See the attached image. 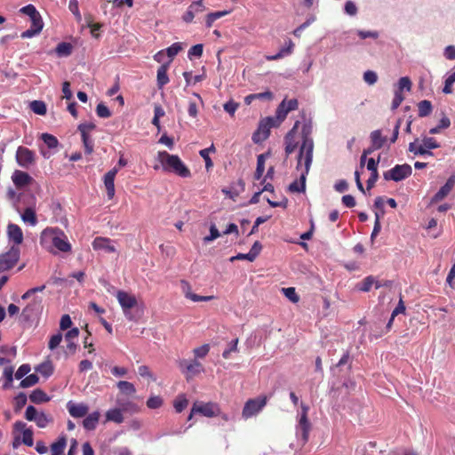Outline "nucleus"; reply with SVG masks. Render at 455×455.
Segmentation results:
<instances>
[{
    "instance_id": "f257e3e1",
    "label": "nucleus",
    "mask_w": 455,
    "mask_h": 455,
    "mask_svg": "<svg viewBox=\"0 0 455 455\" xmlns=\"http://www.w3.org/2000/svg\"><path fill=\"white\" fill-rule=\"evenodd\" d=\"M40 244L48 251L56 254L57 252H70L72 250L67 235L60 228H46L40 235Z\"/></svg>"
},
{
    "instance_id": "f03ea898",
    "label": "nucleus",
    "mask_w": 455,
    "mask_h": 455,
    "mask_svg": "<svg viewBox=\"0 0 455 455\" xmlns=\"http://www.w3.org/2000/svg\"><path fill=\"white\" fill-rule=\"evenodd\" d=\"M157 158L165 172H173L182 178L191 176L190 170L177 155H171L166 151H160L158 152Z\"/></svg>"
},
{
    "instance_id": "7ed1b4c3",
    "label": "nucleus",
    "mask_w": 455,
    "mask_h": 455,
    "mask_svg": "<svg viewBox=\"0 0 455 455\" xmlns=\"http://www.w3.org/2000/svg\"><path fill=\"white\" fill-rule=\"evenodd\" d=\"M312 124L309 121L305 123L301 129L302 143L299 147V155L297 157L296 169L299 170L301 167L302 160L313 161V151H314V140L311 137Z\"/></svg>"
},
{
    "instance_id": "20e7f679",
    "label": "nucleus",
    "mask_w": 455,
    "mask_h": 455,
    "mask_svg": "<svg viewBox=\"0 0 455 455\" xmlns=\"http://www.w3.org/2000/svg\"><path fill=\"white\" fill-rule=\"evenodd\" d=\"M267 402V397L266 395H260L253 399H249L243 408V418L247 419L257 415L266 406Z\"/></svg>"
},
{
    "instance_id": "39448f33",
    "label": "nucleus",
    "mask_w": 455,
    "mask_h": 455,
    "mask_svg": "<svg viewBox=\"0 0 455 455\" xmlns=\"http://www.w3.org/2000/svg\"><path fill=\"white\" fill-rule=\"evenodd\" d=\"M412 173V168L408 164H396L392 169L383 173L385 180L402 181L410 177Z\"/></svg>"
},
{
    "instance_id": "423d86ee",
    "label": "nucleus",
    "mask_w": 455,
    "mask_h": 455,
    "mask_svg": "<svg viewBox=\"0 0 455 455\" xmlns=\"http://www.w3.org/2000/svg\"><path fill=\"white\" fill-rule=\"evenodd\" d=\"M43 300L35 297L22 310L20 317L23 322H32L37 318L43 311Z\"/></svg>"
},
{
    "instance_id": "0eeeda50",
    "label": "nucleus",
    "mask_w": 455,
    "mask_h": 455,
    "mask_svg": "<svg viewBox=\"0 0 455 455\" xmlns=\"http://www.w3.org/2000/svg\"><path fill=\"white\" fill-rule=\"evenodd\" d=\"M20 256V250L16 245L11 246L8 251L0 254V272L12 268L19 261Z\"/></svg>"
},
{
    "instance_id": "6e6552de",
    "label": "nucleus",
    "mask_w": 455,
    "mask_h": 455,
    "mask_svg": "<svg viewBox=\"0 0 455 455\" xmlns=\"http://www.w3.org/2000/svg\"><path fill=\"white\" fill-rule=\"evenodd\" d=\"M192 413H199L204 417L212 418L220 415V408L216 403L196 402L192 406Z\"/></svg>"
},
{
    "instance_id": "1a4fd4ad",
    "label": "nucleus",
    "mask_w": 455,
    "mask_h": 455,
    "mask_svg": "<svg viewBox=\"0 0 455 455\" xmlns=\"http://www.w3.org/2000/svg\"><path fill=\"white\" fill-rule=\"evenodd\" d=\"M301 408L302 412L299 420V425L297 426V435L301 438L303 443H306L308 441L311 425L307 419L308 407L302 404Z\"/></svg>"
},
{
    "instance_id": "9d476101",
    "label": "nucleus",
    "mask_w": 455,
    "mask_h": 455,
    "mask_svg": "<svg viewBox=\"0 0 455 455\" xmlns=\"http://www.w3.org/2000/svg\"><path fill=\"white\" fill-rule=\"evenodd\" d=\"M35 153L28 148L19 147L16 151V161L20 166L28 169L35 163Z\"/></svg>"
},
{
    "instance_id": "9b49d317",
    "label": "nucleus",
    "mask_w": 455,
    "mask_h": 455,
    "mask_svg": "<svg viewBox=\"0 0 455 455\" xmlns=\"http://www.w3.org/2000/svg\"><path fill=\"white\" fill-rule=\"evenodd\" d=\"M313 161H309L308 164L307 160H304V171L301 172L299 177V183L298 180H294L291 182L289 187L288 190L291 193H303L306 190V180L307 176L309 172L311 164Z\"/></svg>"
},
{
    "instance_id": "f8f14e48",
    "label": "nucleus",
    "mask_w": 455,
    "mask_h": 455,
    "mask_svg": "<svg viewBox=\"0 0 455 455\" xmlns=\"http://www.w3.org/2000/svg\"><path fill=\"white\" fill-rule=\"evenodd\" d=\"M355 381L348 379L345 380L340 387H334V386H332L330 390V395L337 399L341 395L343 399L347 397L351 392L355 391Z\"/></svg>"
},
{
    "instance_id": "ddd939ff",
    "label": "nucleus",
    "mask_w": 455,
    "mask_h": 455,
    "mask_svg": "<svg viewBox=\"0 0 455 455\" xmlns=\"http://www.w3.org/2000/svg\"><path fill=\"white\" fill-rule=\"evenodd\" d=\"M116 299L123 309V312H126L129 309H134L138 306L135 296L129 294L124 291H118L116 293Z\"/></svg>"
},
{
    "instance_id": "4468645a",
    "label": "nucleus",
    "mask_w": 455,
    "mask_h": 455,
    "mask_svg": "<svg viewBox=\"0 0 455 455\" xmlns=\"http://www.w3.org/2000/svg\"><path fill=\"white\" fill-rule=\"evenodd\" d=\"M41 139L44 141V143L47 146L49 150H44V148H41L40 153L44 156V158L49 159L53 155V152H51L50 150L56 149L59 147V140L55 136L46 132L41 134Z\"/></svg>"
},
{
    "instance_id": "2eb2a0df",
    "label": "nucleus",
    "mask_w": 455,
    "mask_h": 455,
    "mask_svg": "<svg viewBox=\"0 0 455 455\" xmlns=\"http://www.w3.org/2000/svg\"><path fill=\"white\" fill-rule=\"evenodd\" d=\"M245 189V183L243 179H239L235 182H232L229 187L223 188L221 192L232 200H235Z\"/></svg>"
},
{
    "instance_id": "dca6fc26",
    "label": "nucleus",
    "mask_w": 455,
    "mask_h": 455,
    "mask_svg": "<svg viewBox=\"0 0 455 455\" xmlns=\"http://www.w3.org/2000/svg\"><path fill=\"white\" fill-rule=\"evenodd\" d=\"M455 186V174L451 175L446 180L445 184L440 188V189L434 195L431 199V203L435 204L442 201L446 197Z\"/></svg>"
},
{
    "instance_id": "f3484780",
    "label": "nucleus",
    "mask_w": 455,
    "mask_h": 455,
    "mask_svg": "<svg viewBox=\"0 0 455 455\" xmlns=\"http://www.w3.org/2000/svg\"><path fill=\"white\" fill-rule=\"evenodd\" d=\"M379 156L377 160L371 157L367 161V169L371 172V175L366 181V188L368 190L371 189L375 186V183L379 179L378 164L379 163Z\"/></svg>"
},
{
    "instance_id": "a211bd4d",
    "label": "nucleus",
    "mask_w": 455,
    "mask_h": 455,
    "mask_svg": "<svg viewBox=\"0 0 455 455\" xmlns=\"http://www.w3.org/2000/svg\"><path fill=\"white\" fill-rule=\"evenodd\" d=\"M299 121H296L293 127L284 136L286 156L291 155L297 148L295 135L299 126Z\"/></svg>"
},
{
    "instance_id": "6ab92c4d",
    "label": "nucleus",
    "mask_w": 455,
    "mask_h": 455,
    "mask_svg": "<svg viewBox=\"0 0 455 455\" xmlns=\"http://www.w3.org/2000/svg\"><path fill=\"white\" fill-rule=\"evenodd\" d=\"M117 172L118 168L114 167L104 175L103 180L108 199H112L115 196V178Z\"/></svg>"
},
{
    "instance_id": "aec40b11",
    "label": "nucleus",
    "mask_w": 455,
    "mask_h": 455,
    "mask_svg": "<svg viewBox=\"0 0 455 455\" xmlns=\"http://www.w3.org/2000/svg\"><path fill=\"white\" fill-rule=\"evenodd\" d=\"M67 409H68L69 414L74 418L84 417L89 411V407L87 404L76 403L73 401L68 402Z\"/></svg>"
},
{
    "instance_id": "412c9836",
    "label": "nucleus",
    "mask_w": 455,
    "mask_h": 455,
    "mask_svg": "<svg viewBox=\"0 0 455 455\" xmlns=\"http://www.w3.org/2000/svg\"><path fill=\"white\" fill-rule=\"evenodd\" d=\"M13 427L16 431L22 432V443L25 445L31 447L34 443L33 431L31 429L26 428V423H24L23 421H16Z\"/></svg>"
},
{
    "instance_id": "4be33fe9",
    "label": "nucleus",
    "mask_w": 455,
    "mask_h": 455,
    "mask_svg": "<svg viewBox=\"0 0 455 455\" xmlns=\"http://www.w3.org/2000/svg\"><path fill=\"white\" fill-rule=\"evenodd\" d=\"M12 180L14 185L18 188H20L30 184L33 180V178L23 171L16 170L12 175Z\"/></svg>"
},
{
    "instance_id": "5701e85b",
    "label": "nucleus",
    "mask_w": 455,
    "mask_h": 455,
    "mask_svg": "<svg viewBox=\"0 0 455 455\" xmlns=\"http://www.w3.org/2000/svg\"><path fill=\"white\" fill-rule=\"evenodd\" d=\"M270 135V129L262 120L259 121L258 129L252 133L251 140L255 144L266 140Z\"/></svg>"
},
{
    "instance_id": "b1692460",
    "label": "nucleus",
    "mask_w": 455,
    "mask_h": 455,
    "mask_svg": "<svg viewBox=\"0 0 455 455\" xmlns=\"http://www.w3.org/2000/svg\"><path fill=\"white\" fill-rule=\"evenodd\" d=\"M7 235L10 241L14 243L13 245L18 246L23 242V233L21 228L16 224H9L7 227Z\"/></svg>"
},
{
    "instance_id": "393cba45",
    "label": "nucleus",
    "mask_w": 455,
    "mask_h": 455,
    "mask_svg": "<svg viewBox=\"0 0 455 455\" xmlns=\"http://www.w3.org/2000/svg\"><path fill=\"white\" fill-rule=\"evenodd\" d=\"M270 156H271L270 150H268L263 154H260L257 156V166H256V170H255V172L253 175V178L255 180H259L262 179L263 173L265 171V162Z\"/></svg>"
},
{
    "instance_id": "a878e982",
    "label": "nucleus",
    "mask_w": 455,
    "mask_h": 455,
    "mask_svg": "<svg viewBox=\"0 0 455 455\" xmlns=\"http://www.w3.org/2000/svg\"><path fill=\"white\" fill-rule=\"evenodd\" d=\"M171 60L162 64L157 69L156 83L158 89H162L164 85L169 83V76L167 70L170 67Z\"/></svg>"
},
{
    "instance_id": "bb28decb",
    "label": "nucleus",
    "mask_w": 455,
    "mask_h": 455,
    "mask_svg": "<svg viewBox=\"0 0 455 455\" xmlns=\"http://www.w3.org/2000/svg\"><path fill=\"white\" fill-rule=\"evenodd\" d=\"M94 250H103L106 252H115L116 248L111 243V240L104 237H96L92 242Z\"/></svg>"
},
{
    "instance_id": "cd10ccee",
    "label": "nucleus",
    "mask_w": 455,
    "mask_h": 455,
    "mask_svg": "<svg viewBox=\"0 0 455 455\" xmlns=\"http://www.w3.org/2000/svg\"><path fill=\"white\" fill-rule=\"evenodd\" d=\"M100 412L98 411L88 414L83 420V427L87 431H92L97 427L100 419Z\"/></svg>"
},
{
    "instance_id": "c85d7f7f",
    "label": "nucleus",
    "mask_w": 455,
    "mask_h": 455,
    "mask_svg": "<svg viewBox=\"0 0 455 455\" xmlns=\"http://www.w3.org/2000/svg\"><path fill=\"white\" fill-rule=\"evenodd\" d=\"M180 367L188 373H191L192 375H196L202 371V364L194 360L192 362H187L186 360H183L180 363Z\"/></svg>"
},
{
    "instance_id": "c756f323",
    "label": "nucleus",
    "mask_w": 455,
    "mask_h": 455,
    "mask_svg": "<svg viewBox=\"0 0 455 455\" xmlns=\"http://www.w3.org/2000/svg\"><path fill=\"white\" fill-rule=\"evenodd\" d=\"M419 139H415L414 141L409 143L408 150L411 153H413L415 156H433L434 153L430 149H427L421 146H419L417 143Z\"/></svg>"
},
{
    "instance_id": "7c9ffc66",
    "label": "nucleus",
    "mask_w": 455,
    "mask_h": 455,
    "mask_svg": "<svg viewBox=\"0 0 455 455\" xmlns=\"http://www.w3.org/2000/svg\"><path fill=\"white\" fill-rule=\"evenodd\" d=\"M370 139L371 143L378 149L383 148L387 141V137L382 135V131L379 129L372 131L370 134Z\"/></svg>"
},
{
    "instance_id": "2f4dec72",
    "label": "nucleus",
    "mask_w": 455,
    "mask_h": 455,
    "mask_svg": "<svg viewBox=\"0 0 455 455\" xmlns=\"http://www.w3.org/2000/svg\"><path fill=\"white\" fill-rule=\"evenodd\" d=\"M29 399L32 403L39 404L49 402L51 397L41 388H36L31 392Z\"/></svg>"
},
{
    "instance_id": "473e14b6",
    "label": "nucleus",
    "mask_w": 455,
    "mask_h": 455,
    "mask_svg": "<svg viewBox=\"0 0 455 455\" xmlns=\"http://www.w3.org/2000/svg\"><path fill=\"white\" fill-rule=\"evenodd\" d=\"M105 417L106 421H112L117 424L123 423L124 419L122 410L119 408H113L107 411Z\"/></svg>"
},
{
    "instance_id": "72a5a7b5",
    "label": "nucleus",
    "mask_w": 455,
    "mask_h": 455,
    "mask_svg": "<svg viewBox=\"0 0 455 455\" xmlns=\"http://www.w3.org/2000/svg\"><path fill=\"white\" fill-rule=\"evenodd\" d=\"M418 116L419 117H426L431 115L433 111V105L430 100H423L418 103Z\"/></svg>"
},
{
    "instance_id": "f704fd0d",
    "label": "nucleus",
    "mask_w": 455,
    "mask_h": 455,
    "mask_svg": "<svg viewBox=\"0 0 455 455\" xmlns=\"http://www.w3.org/2000/svg\"><path fill=\"white\" fill-rule=\"evenodd\" d=\"M73 46L70 43L61 42L57 44L55 52L59 57H68L72 53Z\"/></svg>"
},
{
    "instance_id": "c9c22d12",
    "label": "nucleus",
    "mask_w": 455,
    "mask_h": 455,
    "mask_svg": "<svg viewBox=\"0 0 455 455\" xmlns=\"http://www.w3.org/2000/svg\"><path fill=\"white\" fill-rule=\"evenodd\" d=\"M211 152H215V147L213 144H212L209 148H204V149H202L200 150L199 152V155L202 158H204V163H205V169L207 171H209L212 166H213V163L211 159V157L209 156V154Z\"/></svg>"
},
{
    "instance_id": "e433bc0d",
    "label": "nucleus",
    "mask_w": 455,
    "mask_h": 455,
    "mask_svg": "<svg viewBox=\"0 0 455 455\" xmlns=\"http://www.w3.org/2000/svg\"><path fill=\"white\" fill-rule=\"evenodd\" d=\"M229 11H218L214 12H210L206 16L205 20V26L207 28H211L215 20H217L220 18L224 17L225 15L228 14Z\"/></svg>"
},
{
    "instance_id": "4c0bfd02",
    "label": "nucleus",
    "mask_w": 455,
    "mask_h": 455,
    "mask_svg": "<svg viewBox=\"0 0 455 455\" xmlns=\"http://www.w3.org/2000/svg\"><path fill=\"white\" fill-rule=\"evenodd\" d=\"M188 405V400L185 395H179L173 402V407L177 413L182 412Z\"/></svg>"
},
{
    "instance_id": "58836bf2",
    "label": "nucleus",
    "mask_w": 455,
    "mask_h": 455,
    "mask_svg": "<svg viewBox=\"0 0 455 455\" xmlns=\"http://www.w3.org/2000/svg\"><path fill=\"white\" fill-rule=\"evenodd\" d=\"M374 283V277L372 275H369L356 284V289L360 291L367 292L371 289Z\"/></svg>"
},
{
    "instance_id": "ea45409f",
    "label": "nucleus",
    "mask_w": 455,
    "mask_h": 455,
    "mask_svg": "<svg viewBox=\"0 0 455 455\" xmlns=\"http://www.w3.org/2000/svg\"><path fill=\"white\" fill-rule=\"evenodd\" d=\"M13 367L12 366H7L4 369V377L5 379L4 383L3 384L4 389H8L12 387V381H13Z\"/></svg>"
},
{
    "instance_id": "a19ab883",
    "label": "nucleus",
    "mask_w": 455,
    "mask_h": 455,
    "mask_svg": "<svg viewBox=\"0 0 455 455\" xmlns=\"http://www.w3.org/2000/svg\"><path fill=\"white\" fill-rule=\"evenodd\" d=\"M21 219L24 222H28L32 226L37 223L36 212L32 208H26L21 215Z\"/></svg>"
},
{
    "instance_id": "79ce46f5",
    "label": "nucleus",
    "mask_w": 455,
    "mask_h": 455,
    "mask_svg": "<svg viewBox=\"0 0 455 455\" xmlns=\"http://www.w3.org/2000/svg\"><path fill=\"white\" fill-rule=\"evenodd\" d=\"M119 390L125 395H132L136 392L134 385L126 380H120L116 384Z\"/></svg>"
},
{
    "instance_id": "37998d69",
    "label": "nucleus",
    "mask_w": 455,
    "mask_h": 455,
    "mask_svg": "<svg viewBox=\"0 0 455 455\" xmlns=\"http://www.w3.org/2000/svg\"><path fill=\"white\" fill-rule=\"evenodd\" d=\"M30 109L37 115L44 116L46 114V104L42 100H33L30 102Z\"/></svg>"
},
{
    "instance_id": "c03bdc74",
    "label": "nucleus",
    "mask_w": 455,
    "mask_h": 455,
    "mask_svg": "<svg viewBox=\"0 0 455 455\" xmlns=\"http://www.w3.org/2000/svg\"><path fill=\"white\" fill-rule=\"evenodd\" d=\"M35 370L40 372L44 378H48L53 373V367L50 362L40 363Z\"/></svg>"
},
{
    "instance_id": "a18cd8bd",
    "label": "nucleus",
    "mask_w": 455,
    "mask_h": 455,
    "mask_svg": "<svg viewBox=\"0 0 455 455\" xmlns=\"http://www.w3.org/2000/svg\"><path fill=\"white\" fill-rule=\"evenodd\" d=\"M67 445L66 436L61 435L58 440L52 444V451L53 453H60L63 455L64 449Z\"/></svg>"
},
{
    "instance_id": "49530a36",
    "label": "nucleus",
    "mask_w": 455,
    "mask_h": 455,
    "mask_svg": "<svg viewBox=\"0 0 455 455\" xmlns=\"http://www.w3.org/2000/svg\"><path fill=\"white\" fill-rule=\"evenodd\" d=\"M39 381V378L36 374H29L28 376L25 377L21 379L20 383V387L21 388H28L30 387L35 386Z\"/></svg>"
},
{
    "instance_id": "de8ad7c7",
    "label": "nucleus",
    "mask_w": 455,
    "mask_h": 455,
    "mask_svg": "<svg viewBox=\"0 0 455 455\" xmlns=\"http://www.w3.org/2000/svg\"><path fill=\"white\" fill-rule=\"evenodd\" d=\"M285 108H286V99H284L281 101V103L277 106L276 110H275V117L281 123H283L285 120V118L289 113V111Z\"/></svg>"
},
{
    "instance_id": "09e8293b",
    "label": "nucleus",
    "mask_w": 455,
    "mask_h": 455,
    "mask_svg": "<svg viewBox=\"0 0 455 455\" xmlns=\"http://www.w3.org/2000/svg\"><path fill=\"white\" fill-rule=\"evenodd\" d=\"M288 44H289L288 47H283L276 54L272 55V56H268L267 60H278L280 58H283V57H284L286 55H289L291 52V51H292L293 43L291 42V40H289Z\"/></svg>"
},
{
    "instance_id": "8fccbe9b",
    "label": "nucleus",
    "mask_w": 455,
    "mask_h": 455,
    "mask_svg": "<svg viewBox=\"0 0 455 455\" xmlns=\"http://www.w3.org/2000/svg\"><path fill=\"white\" fill-rule=\"evenodd\" d=\"M220 236V233L218 230L216 225L214 223H212L210 226V234L208 235L204 236L203 239L204 243L207 244V243L214 241L215 239H217Z\"/></svg>"
},
{
    "instance_id": "3c124183",
    "label": "nucleus",
    "mask_w": 455,
    "mask_h": 455,
    "mask_svg": "<svg viewBox=\"0 0 455 455\" xmlns=\"http://www.w3.org/2000/svg\"><path fill=\"white\" fill-rule=\"evenodd\" d=\"M427 149H435L440 148V144L434 137H423L422 143L419 145Z\"/></svg>"
},
{
    "instance_id": "603ef678",
    "label": "nucleus",
    "mask_w": 455,
    "mask_h": 455,
    "mask_svg": "<svg viewBox=\"0 0 455 455\" xmlns=\"http://www.w3.org/2000/svg\"><path fill=\"white\" fill-rule=\"evenodd\" d=\"M164 404V400L160 395H151L147 400V406L149 409H159Z\"/></svg>"
},
{
    "instance_id": "864d4df0",
    "label": "nucleus",
    "mask_w": 455,
    "mask_h": 455,
    "mask_svg": "<svg viewBox=\"0 0 455 455\" xmlns=\"http://www.w3.org/2000/svg\"><path fill=\"white\" fill-rule=\"evenodd\" d=\"M82 141L84 147V152L87 155H91L93 152V140L89 134H81Z\"/></svg>"
},
{
    "instance_id": "5fc2aeb1",
    "label": "nucleus",
    "mask_w": 455,
    "mask_h": 455,
    "mask_svg": "<svg viewBox=\"0 0 455 455\" xmlns=\"http://www.w3.org/2000/svg\"><path fill=\"white\" fill-rule=\"evenodd\" d=\"M411 89V81L408 76H403L398 80L397 89L395 91H400L403 93V91L405 90L410 92Z\"/></svg>"
},
{
    "instance_id": "6e6d98bb",
    "label": "nucleus",
    "mask_w": 455,
    "mask_h": 455,
    "mask_svg": "<svg viewBox=\"0 0 455 455\" xmlns=\"http://www.w3.org/2000/svg\"><path fill=\"white\" fill-rule=\"evenodd\" d=\"M182 50V46L180 43H174L171 46L167 47L164 52L170 58L172 61V59Z\"/></svg>"
},
{
    "instance_id": "4d7b16f0",
    "label": "nucleus",
    "mask_w": 455,
    "mask_h": 455,
    "mask_svg": "<svg viewBox=\"0 0 455 455\" xmlns=\"http://www.w3.org/2000/svg\"><path fill=\"white\" fill-rule=\"evenodd\" d=\"M183 76L185 78L187 85L196 84V83L201 82L204 78V76L202 75H196L193 76L191 71H185L183 73Z\"/></svg>"
},
{
    "instance_id": "13d9d810",
    "label": "nucleus",
    "mask_w": 455,
    "mask_h": 455,
    "mask_svg": "<svg viewBox=\"0 0 455 455\" xmlns=\"http://www.w3.org/2000/svg\"><path fill=\"white\" fill-rule=\"evenodd\" d=\"M15 411H20L21 408H23L28 401L27 395L24 392H20L15 397Z\"/></svg>"
},
{
    "instance_id": "bf43d9fd",
    "label": "nucleus",
    "mask_w": 455,
    "mask_h": 455,
    "mask_svg": "<svg viewBox=\"0 0 455 455\" xmlns=\"http://www.w3.org/2000/svg\"><path fill=\"white\" fill-rule=\"evenodd\" d=\"M20 12L28 15L29 19H34L41 16L39 12L33 4H28L20 9Z\"/></svg>"
},
{
    "instance_id": "052dcab7",
    "label": "nucleus",
    "mask_w": 455,
    "mask_h": 455,
    "mask_svg": "<svg viewBox=\"0 0 455 455\" xmlns=\"http://www.w3.org/2000/svg\"><path fill=\"white\" fill-rule=\"evenodd\" d=\"M141 310L138 306L134 309H129L124 312L125 317L130 321L137 322L141 316Z\"/></svg>"
},
{
    "instance_id": "680f3d73",
    "label": "nucleus",
    "mask_w": 455,
    "mask_h": 455,
    "mask_svg": "<svg viewBox=\"0 0 455 455\" xmlns=\"http://www.w3.org/2000/svg\"><path fill=\"white\" fill-rule=\"evenodd\" d=\"M455 83V71L448 76L444 81V86L443 88V92L445 94H450L452 92V85Z\"/></svg>"
},
{
    "instance_id": "e2e57ef3",
    "label": "nucleus",
    "mask_w": 455,
    "mask_h": 455,
    "mask_svg": "<svg viewBox=\"0 0 455 455\" xmlns=\"http://www.w3.org/2000/svg\"><path fill=\"white\" fill-rule=\"evenodd\" d=\"M283 293L291 302L296 303L299 300V295L296 293L294 287L283 288Z\"/></svg>"
},
{
    "instance_id": "0e129e2a",
    "label": "nucleus",
    "mask_w": 455,
    "mask_h": 455,
    "mask_svg": "<svg viewBox=\"0 0 455 455\" xmlns=\"http://www.w3.org/2000/svg\"><path fill=\"white\" fill-rule=\"evenodd\" d=\"M96 113L98 116L101 118H108L111 116V111L109 108L102 102L99 103L96 107Z\"/></svg>"
},
{
    "instance_id": "69168bd1",
    "label": "nucleus",
    "mask_w": 455,
    "mask_h": 455,
    "mask_svg": "<svg viewBox=\"0 0 455 455\" xmlns=\"http://www.w3.org/2000/svg\"><path fill=\"white\" fill-rule=\"evenodd\" d=\"M180 286H181L182 292L184 293V296L187 299L193 301V296H196V294L192 292L191 285L189 284V283L186 280H181Z\"/></svg>"
},
{
    "instance_id": "338daca9",
    "label": "nucleus",
    "mask_w": 455,
    "mask_h": 455,
    "mask_svg": "<svg viewBox=\"0 0 455 455\" xmlns=\"http://www.w3.org/2000/svg\"><path fill=\"white\" fill-rule=\"evenodd\" d=\"M204 51V45L202 44H197L193 45L188 52V57L191 60L193 57H201Z\"/></svg>"
},
{
    "instance_id": "774afa93",
    "label": "nucleus",
    "mask_w": 455,
    "mask_h": 455,
    "mask_svg": "<svg viewBox=\"0 0 455 455\" xmlns=\"http://www.w3.org/2000/svg\"><path fill=\"white\" fill-rule=\"evenodd\" d=\"M363 80L366 84L372 85L376 84L378 80V76L375 71L367 70L363 73Z\"/></svg>"
}]
</instances>
